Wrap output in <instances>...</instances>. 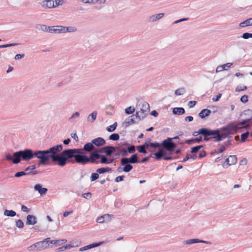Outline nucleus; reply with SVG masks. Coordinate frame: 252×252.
I'll use <instances>...</instances> for the list:
<instances>
[{
	"mask_svg": "<svg viewBox=\"0 0 252 252\" xmlns=\"http://www.w3.org/2000/svg\"><path fill=\"white\" fill-rule=\"evenodd\" d=\"M63 149V146L62 144L56 145L44 150L33 151L31 149H25L14 152L13 156L6 153L5 158L13 164H18L21 159L29 161L36 158L39 159L38 167L40 165L47 164L50 160L59 166L63 167L68 162V149L62 151Z\"/></svg>",
	"mask_w": 252,
	"mask_h": 252,
	"instance_id": "nucleus-1",
	"label": "nucleus"
},
{
	"mask_svg": "<svg viewBox=\"0 0 252 252\" xmlns=\"http://www.w3.org/2000/svg\"><path fill=\"white\" fill-rule=\"evenodd\" d=\"M116 151V146H105L101 149V152L105 155L95 151L92 152L89 156H88L84 153H81L80 150L78 149H68V162H74V161L71 160L73 158L76 162L83 165L88 163L109 164L116 160V158H114V156H112V155Z\"/></svg>",
	"mask_w": 252,
	"mask_h": 252,
	"instance_id": "nucleus-2",
	"label": "nucleus"
},
{
	"mask_svg": "<svg viewBox=\"0 0 252 252\" xmlns=\"http://www.w3.org/2000/svg\"><path fill=\"white\" fill-rule=\"evenodd\" d=\"M224 126L220 128L211 129L204 127L203 139L205 141H208L214 139L215 142H220L227 137L229 132L224 129Z\"/></svg>",
	"mask_w": 252,
	"mask_h": 252,
	"instance_id": "nucleus-3",
	"label": "nucleus"
},
{
	"mask_svg": "<svg viewBox=\"0 0 252 252\" xmlns=\"http://www.w3.org/2000/svg\"><path fill=\"white\" fill-rule=\"evenodd\" d=\"M247 115H251V117L246 118V119L237 124H231L225 126L224 129L228 131L229 134H230L232 131L237 132L241 128H249L251 126L249 123L252 120V110L250 109L246 110L243 111L241 116H243Z\"/></svg>",
	"mask_w": 252,
	"mask_h": 252,
	"instance_id": "nucleus-4",
	"label": "nucleus"
},
{
	"mask_svg": "<svg viewBox=\"0 0 252 252\" xmlns=\"http://www.w3.org/2000/svg\"><path fill=\"white\" fill-rule=\"evenodd\" d=\"M117 151L121 152L122 156H126L129 153L132 154L135 152V146L126 142H119L117 143Z\"/></svg>",
	"mask_w": 252,
	"mask_h": 252,
	"instance_id": "nucleus-5",
	"label": "nucleus"
},
{
	"mask_svg": "<svg viewBox=\"0 0 252 252\" xmlns=\"http://www.w3.org/2000/svg\"><path fill=\"white\" fill-rule=\"evenodd\" d=\"M161 146L163 148L169 152L170 153H173L176 148V144L172 141V139L168 137L166 139L163 140L160 143Z\"/></svg>",
	"mask_w": 252,
	"mask_h": 252,
	"instance_id": "nucleus-6",
	"label": "nucleus"
},
{
	"mask_svg": "<svg viewBox=\"0 0 252 252\" xmlns=\"http://www.w3.org/2000/svg\"><path fill=\"white\" fill-rule=\"evenodd\" d=\"M80 150V153H83L82 151H84L86 153L95 152L96 151V148L94 146V144L91 142H88L85 144L82 149H79Z\"/></svg>",
	"mask_w": 252,
	"mask_h": 252,
	"instance_id": "nucleus-7",
	"label": "nucleus"
},
{
	"mask_svg": "<svg viewBox=\"0 0 252 252\" xmlns=\"http://www.w3.org/2000/svg\"><path fill=\"white\" fill-rule=\"evenodd\" d=\"M50 238H47L42 241L37 242V249L38 251H40L45 249H47L49 246V240Z\"/></svg>",
	"mask_w": 252,
	"mask_h": 252,
	"instance_id": "nucleus-8",
	"label": "nucleus"
},
{
	"mask_svg": "<svg viewBox=\"0 0 252 252\" xmlns=\"http://www.w3.org/2000/svg\"><path fill=\"white\" fill-rule=\"evenodd\" d=\"M92 143L94 147H100L106 144V141L102 137H97L92 140Z\"/></svg>",
	"mask_w": 252,
	"mask_h": 252,
	"instance_id": "nucleus-9",
	"label": "nucleus"
},
{
	"mask_svg": "<svg viewBox=\"0 0 252 252\" xmlns=\"http://www.w3.org/2000/svg\"><path fill=\"white\" fill-rule=\"evenodd\" d=\"M122 158L130 164L137 163L140 162L138 160L137 154H133L130 158Z\"/></svg>",
	"mask_w": 252,
	"mask_h": 252,
	"instance_id": "nucleus-10",
	"label": "nucleus"
},
{
	"mask_svg": "<svg viewBox=\"0 0 252 252\" xmlns=\"http://www.w3.org/2000/svg\"><path fill=\"white\" fill-rule=\"evenodd\" d=\"M121 164L122 166H124V172H129L133 168V166L130 163L127 162L123 158L121 159Z\"/></svg>",
	"mask_w": 252,
	"mask_h": 252,
	"instance_id": "nucleus-11",
	"label": "nucleus"
},
{
	"mask_svg": "<svg viewBox=\"0 0 252 252\" xmlns=\"http://www.w3.org/2000/svg\"><path fill=\"white\" fill-rule=\"evenodd\" d=\"M34 189L36 191H37L40 195H45L48 191V189L46 188H42V185L40 184H36Z\"/></svg>",
	"mask_w": 252,
	"mask_h": 252,
	"instance_id": "nucleus-12",
	"label": "nucleus"
},
{
	"mask_svg": "<svg viewBox=\"0 0 252 252\" xmlns=\"http://www.w3.org/2000/svg\"><path fill=\"white\" fill-rule=\"evenodd\" d=\"M153 154L155 156V158L157 160H159L162 158H163L166 153L163 149L159 148L157 152L154 153Z\"/></svg>",
	"mask_w": 252,
	"mask_h": 252,
	"instance_id": "nucleus-13",
	"label": "nucleus"
},
{
	"mask_svg": "<svg viewBox=\"0 0 252 252\" xmlns=\"http://www.w3.org/2000/svg\"><path fill=\"white\" fill-rule=\"evenodd\" d=\"M37 223V218L35 216L32 215H28L27 216L26 224L27 225H34Z\"/></svg>",
	"mask_w": 252,
	"mask_h": 252,
	"instance_id": "nucleus-14",
	"label": "nucleus"
},
{
	"mask_svg": "<svg viewBox=\"0 0 252 252\" xmlns=\"http://www.w3.org/2000/svg\"><path fill=\"white\" fill-rule=\"evenodd\" d=\"M134 115H131L125 120V122H124V125L126 127L132 124H137L138 123V122H136L134 120Z\"/></svg>",
	"mask_w": 252,
	"mask_h": 252,
	"instance_id": "nucleus-15",
	"label": "nucleus"
},
{
	"mask_svg": "<svg viewBox=\"0 0 252 252\" xmlns=\"http://www.w3.org/2000/svg\"><path fill=\"white\" fill-rule=\"evenodd\" d=\"M211 113V111L208 109H202L198 114V116L201 119H204L205 117L209 116Z\"/></svg>",
	"mask_w": 252,
	"mask_h": 252,
	"instance_id": "nucleus-16",
	"label": "nucleus"
},
{
	"mask_svg": "<svg viewBox=\"0 0 252 252\" xmlns=\"http://www.w3.org/2000/svg\"><path fill=\"white\" fill-rule=\"evenodd\" d=\"M164 15L163 13H160L158 14L153 15L149 18V22H156L157 20L162 18Z\"/></svg>",
	"mask_w": 252,
	"mask_h": 252,
	"instance_id": "nucleus-17",
	"label": "nucleus"
},
{
	"mask_svg": "<svg viewBox=\"0 0 252 252\" xmlns=\"http://www.w3.org/2000/svg\"><path fill=\"white\" fill-rule=\"evenodd\" d=\"M172 113L174 115H182L185 113V110L183 107H175L173 109Z\"/></svg>",
	"mask_w": 252,
	"mask_h": 252,
	"instance_id": "nucleus-18",
	"label": "nucleus"
},
{
	"mask_svg": "<svg viewBox=\"0 0 252 252\" xmlns=\"http://www.w3.org/2000/svg\"><path fill=\"white\" fill-rule=\"evenodd\" d=\"M232 65V63H225V64H224L223 65H219V66H217V67L216 68V72H219L222 71L223 70H226L227 69L225 67H229Z\"/></svg>",
	"mask_w": 252,
	"mask_h": 252,
	"instance_id": "nucleus-19",
	"label": "nucleus"
},
{
	"mask_svg": "<svg viewBox=\"0 0 252 252\" xmlns=\"http://www.w3.org/2000/svg\"><path fill=\"white\" fill-rule=\"evenodd\" d=\"M202 141V137L199 136L194 138H191L189 139H187L185 140V143L188 144H191L192 143H200Z\"/></svg>",
	"mask_w": 252,
	"mask_h": 252,
	"instance_id": "nucleus-20",
	"label": "nucleus"
},
{
	"mask_svg": "<svg viewBox=\"0 0 252 252\" xmlns=\"http://www.w3.org/2000/svg\"><path fill=\"white\" fill-rule=\"evenodd\" d=\"M42 6L46 8H53L54 6V1L53 0H44L42 2Z\"/></svg>",
	"mask_w": 252,
	"mask_h": 252,
	"instance_id": "nucleus-21",
	"label": "nucleus"
},
{
	"mask_svg": "<svg viewBox=\"0 0 252 252\" xmlns=\"http://www.w3.org/2000/svg\"><path fill=\"white\" fill-rule=\"evenodd\" d=\"M150 105L147 102H143L140 111L149 113L150 111Z\"/></svg>",
	"mask_w": 252,
	"mask_h": 252,
	"instance_id": "nucleus-22",
	"label": "nucleus"
},
{
	"mask_svg": "<svg viewBox=\"0 0 252 252\" xmlns=\"http://www.w3.org/2000/svg\"><path fill=\"white\" fill-rule=\"evenodd\" d=\"M250 26H252V18L248 19L240 23L239 24V26L241 28H244Z\"/></svg>",
	"mask_w": 252,
	"mask_h": 252,
	"instance_id": "nucleus-23",
	"label": "nucleus"
},
{
	"mask_svg": "<svg viewBox=\"0 0 252 252\" xmlns=\"http://www.w3.org/2000/svg\"><path fill=\"white\" fill-rule=\"evenodd\" d=\"M97 112L94 111L87 117V121L89 122L93 123L96 119Z\"/></svg>",
	"mask_w": 252,
	"mask_h": 252,
	"instance_id": "nucleus-24",
	"label": "nucleus"
},
{
	"mask_svg": "<svg viewBox=\"0 0 252 252\" xmlns=\"http://www.w3.org/2000/svg\"><path fill=\"white\" fill-rule=\"evenodd\" d=\"M112 170V168L109 167H101L98 168L96 172H97L99 174H102L106 172H108Z\"/></svg>",
	"mask_w": 252,
	"mask_h": 252,
	"instance_id": "nucleus-25",
	"label": "nucleus"
},
{
	"mask_svg": "<svg viewBox=\"0 0 252 252\" xmlns=\"http://www.w3.org/2000/svg\"><path fill=\"white\" fill-rule=\"evenodd\" d=\"M3 215L5 216L13 217L16 215V213L12 210H9L6 209L4 211Z\"/></svg>",
	"mask_w": 252,
	"mask_h": 252,
	"instance_id": "nucleus-26",
	"label": "nucleus"
},
{
	"mask_svg": "<svg viewBox=\"0 0 252 252\" xmlns=\"http://www.w3.org/2000/svg\"><path fill=\"white\" fill-rule=\"evenodd\" d=\"M199 243V239L197 238H193V239H190L187 240H185L183 241V243L185 245H191L194 243Z\"/></svg>",
	"mask_w": 252,
	"mask_h": 252,
	"instance_id": "nucleus-27",
	"label": "nucleus"
},
{
	"mask_svg": "<svg viewBox=\"0 0 252 252\" xmlns=\"http://www.w3.org/2000/svg\"><path fill=\"white\" fill-rule=\"evenodd\" d=\"M49 26H47L45 25H41V24H37L36 25V28L39 30H41L43 32H48V27Z\"/></svg>",
	"mask_w": 252,
	"mask_h": 252,
	"instance_id": "nucleus-28",
	"label": "nucleus"
},
{
	"mask_svg": "<svg viewBox=\"0 0 252 252\" xmlns=\"http://www.w3.org/2000/svg\"><path fill=\"white\" fill-rule=\"evenodd\" d=\"M197 156L196 155H190L189 154H187L185 158L183 159L182 161L185 162L190 158H191L193 160H195Z\"/></svg>",
	"mask_w": 252,
	"mask_h": 252,
	"instance_id": "nucleus-29",
	"label": "nucleus"
},
{
	"mask_svg": "<svg viewBox=\"0 0 252 252\" xmlns=\"http://www.w3.org/2000/svg\"><path fill=\"white\" fill-rule=\"evenodd\" d=\"M186 93V89L185 88L182 87L179 88L175 90V94L176 95H181L184 94Z\"/></svg>",
	"mask_w": 252,
	"mask_h": 252,
	"instance_id": "nucleus-30",
	"label": "nucleus"
},
{
	"mask_svg": "<svg viewBox=\"0 0 252 252\" xmlns=\"http://www.w3.org/2000/svg\"><path fill=\"white\" fill-rule=\"evenodd\" d=\"M117 126V122H115L113 125L109 126L106 127V130L110 132L115 131Z\"/></svg>",
	"mask_w": 252,
	"mask_h": 252,
	"instance_id": "nucleus-31",
	"label": "nucleus"
},
{
	"mask_svg": "<svg viewBox=\"0 0 252 252\" xmlns=\"http://www.w3.org/2000/svg\"><path fill=\"white\" fill-rule=\"evenodd\" d=\"M119 138L120 136L119 134L115 133L111 134L109 137V139L112 141H117Z\"/></svg>",
	"mask_w": 252,
	"mask_h": 252,
	"instance_id": "nucleus-32",
	"label": "nucleus"
},
{
	"mask_svg": "<svg viewBox=\"0 0 252 252\" xmlns=\"http://www.w3.org/2000/svg\"><path fill=\"white\" fill-rule=\"evenodd\" d=\"M77 31V28L74 26L66 27V32H74Z\"/></svg>",
	"mask_w": 252,
	"mask_h": 252,
	"instance_id": "nucleus-33",
	"label": "nucleus"
},
{
	"mask_svg": "<svg viewBox=\"0 0 252 252\" xmlns=\"http://www.w3.org/2000/svg\"><path fill=\"white\" fill-rule=\"evenodd\" d=\"M203 147V146L201 145H198V146H196L195 147H192L191 148V151H190V152L192 154H194V153H196L198 152V151L202 148Z\"/></svg>",
	"mask_w": 252,
	"mask_h": 252,
	"instance_id": "nucleus-34",
	"label": "nucleus"
},
{
	"mask_svg": "<svg viewBox=\"0 0 252 252\" xmlns=\"http://www.w3.org/2000/svg\"><path fill=\"white\" fill-rule=\"evenodd\" d=\"M136 149L139 153H143L144 154L147 153V152L145 148H144V146H142V145L137 146Z\"/></svg>",
	"mask_w": 252,
	"mask_h": 252,
	"instance_id": "nucleus-35",
	"label": "nucleus"
},
{
	"mask_svg": "<svg viewBox=\"0 0 252 252\" xmlns=\"http://www.w3.org/2000/svg\"><path fill=\"white\" fill-rule=\"evenodd\" d=\"M250 133L249 131H246L243 133L241 135V142H244L246 141L247 138L249 137Z\"/></svg>",
	"mask_w": 252,
	"mask_h": 252,
	"instance_id": "nucleus-36",
	"label": "nucleus"
},
{
	"mask_svg": "<svg viewBox=\"0 0 252 252\" xmlns=\"http://www.w3.org/2000/svg\"><path fill=\"white\" fill-rule=\"evenodd\" d=\"M201 135L203 136V134H204V127L203 128H200L198 131H194L193 133H192V135L193 136H197L198 135Z\"/></svg>",
	"mask_w": 252,
	"mask_h": 252,
	"instance_id": "nucleus-37",
	"label": "nucleus"
},
{
	"mask_svg": "<svg viewBox=\"0 0 252 252\" xmlns=\"http://www.w3.org/2000/svg\"><path fill=\"white\" fill-rule=\"evenodd\" d=\"M48 32L58 33L57 26H49Z\"/></svg>",
	"mask_w": 252,
	"mask_h": 252,
	"instance_id": "nucleus-38",
	"label": "nucleus"
},
{
	"mask_svg": "<svg viewBox=\"0 0 252 252\" xmlns=\"http://www.w3.org/2000/svg\"><path fill=\"white\" fill-rule=\"evenodd\" d=\"M149 147L154 148V149L159 148V146H161L160 143H158L157 142H151V141H150V143L149 144Z\"/></svg>",
	"mask_w": 252,
	"mask_h": 252,
	"instance_id": "nucleus-39",
	"label": "nucleus"
},
{
	"mask_svg": "<svg viewBox=\"0 0 252 252\" xmlns=\"http://www.w3.org/2000/svg\"><path fill=\"white\" fill-rule=\"evenodd\" d=\"M135 111V108L132 106H129L125 109V113L127 114H131Z\"/></svg>",
	"mask_w": 252,
	"mask_h": 252,
	"instance_id": "nucleus-40",
	"label": "nucleus"
},
{
	"mask_svg": "<svg viewBox=\"0 0 252 252\" xmlns=\"http://www.w3.org/2000/svg\"><path fill=\"white\" fill-rule=\"evenodd\" d=\"M99 178V174L97 172L93 173L91 174L90 179L91 182H94L96 180Z\"/></svg>",
	"mask_w": 252,
	"mask_h": 252,
	"instance_id": "nucleus-41",
	"label": "nucleus"
},
{
	"mask_svg": "<svg viewBox=\"0 0 252 252\" xmlns=\"http://www.w3.org/2000/svg\"><path fill=\"white\" fill-rule=\"evenodd\" d=\"M66 27L63 26H57L58 33H66Z\"/></svg>",
	"mask_w": 252,
	"mask_h": 252,
	"instance_id": "nucleus-42",
	"label": "nucleus"
},
{
	"mask_svg": "<svg viewBox=\"0 0 252 252\" xmlns=\"http://www.w3.org/2000/svg\"><path fill=\"white\" fill-rule=\"evenodd\" d=\"M19 44V43H10V44L1 45H0V49L15 46L18 45Z\"/></svg>",
	"mask_w": 252,
	"mask_h": 252,
	"instance_id": "nucleus-43",
	"label": "nucleus"
},
{
	"mask_svg": "<svg viewBox=\"0 0 252 252\" xmlns=\"http://www.w3.org/2000/svg\"><path fill=\"white\" fill-rule=\"evenodd\" d=\"M16 226L19 228H22L24 227V222L21 220H18L15 221Z\"/></svg>",
	"mask_w": 252,
	"mask_h": 252,
	"instance_id": "nucleus-44",
	"label": "nucleus"
},
{
	"mask_svg": "<svg viewBox=\"0 0 252 252\" xmlns=\"http://www.w3.org/2000/svg\"><path fill=\"white\" fill-rule=\"evenodd\" d=\"M230 159V161L231 162V164H235L237 161V158L236 156L233 155L230 156L229 157Z\"/></svg>",
	"mask_w": 252,
	"mask_h": 252,
	"instance_id": "nucleus-45",
	"label": "nucleus"
},
{
	"mask_svg": "<svg viewBox=\"0 0 252 252\" xmlns=\"http://www.w3.org/2000/svg\"><path fill=\"white\" fill-rule=\"evenodd\" d=\"M226 150V147L225 146L222 145L220 147V149L219 150V151H217L216 150H215L214 151H212L211 152V154H213L214 153H217L218 154L220 153H221L223 152Z\"/></svg>",
	"mask_w": 252,
	"mask_h": 252,
	"instance_id": "nucleus-46",
	"label": "nucleus"
},
{
	"mask_svg": "<svg viewBox=\"0 0 252 252\" xmlns=\"http://www.w3.org/2000/svg\"><path fill=\"white\" fill-rule=\"evenodd\" d=\"M28 250L29 251H38L37 249V243H35V244L29 246L28 248Z\"/></svg>",
	"mask_w": 252,
	"mask_h": 252,
	"instance_id": "nucleus-47",
	"label": "nucleus"
},
{
	"mask_svg": "<svg viewBox=\"0 0 252 252\" xmlns=\"http://www.w3.org/2000/svg\"><path fill=\"white\" fill-rule=\"evenodd\" d=\"M28 175V173H27L25 170L24 171H20L16 173L14 175L15 177L19 178L24 175Z\"/></svg>",
	"mask_w": 252,
	"mask_h": 252,
	"instance_id": "nucleus-48",
	"label": "nucleus"
},
{
	"mask_svg": "<svg viewBox=\"0 0 252 252\" xmlns=\"http://www.w3.org/2000/svg\"><path fill=\"white\" fill-rule=\"evenodd\" d=\"M54 3V7H56L59 5H62L63 3V0H53Z\"/></svg>",
	"mask_w": 252,
	"mask_h": 252,
	"instance_id": "nucleus-49",
	"label": "nucleus"
},
{
	"mask_svg": "<svg viewBox=\"0 0 252 252\" xmlns=\"http://www.w3.org/2000/svg\"><path fill=\"white\" fill-rule=\"evenodd\" d=\"M241 37L245 39H249V38H252V33L249 32H245L242 34Z\"/></svg>",
	"mask_w": 252,
	"mask_h": 252,
	"instance_id": "nucleus-50",
	"label": "nucleus"
},
{
	"mask_svg": "<svg viewBox=\"0 0 252 252\" xmlns=\"http://www.w3.org/2000/svg\"><path fill=\"white\" fill-rule=\"evenodd\" d=\"M103 243V242H100L99 243H94L91 244L89 245L90 249L94 248L98 246H100L101 244Z\"/></svg>",
	"mask_w": 252,
	"mask_h": 252,
	"instance_id": "nucleus-51",
	"label": "nucleus"
},
{
	"mask_svg": "<svg viewBox=\"0 0 252 252\" xmlns=\"http://www.w3.org/2000/svg\"><path fill=\"white\" fill-rule=\"evenodd\" d=\"M247 87L246 86H244L243 87L238 86L236 88L235 92H240L241 91L246 90H247Z\"/></svg>",
	"mask_w": 252,
	"mask_h": 252,
	"instance_id": "nucleus-52",
	"label": "nucleus"
},
{
	"mask_svg": "<svg viewBox=\"0 0 252 252\" xmlns=\"http://www.w3.org/2000/svg\"><path fill=\"white\" fill-rule=\"evenodd\" d=\"M240 100L243 103H246L248 101V96L247 95H244L241 96Z\"/></svg>",
	"mask_w": 252,
	"mask_h": 252,
	"instance_id": "nucleus-53",
	"label": "nucleus"
},
{
	"mask_svg": "<svg viewBox=\"0 0 252 252\" xmlns=\"http://www.w3.org/2000/svg\"><path fill=\"white\" fill-rule=\"evenodd\" d=\"M148 114V113L140 111V115L141 120H142L145 118H146V116H147Z\"/></svg>",
	"mask_w": 252,
	"mask_h": 252,
	"instance_id": "nucleus-54",
	"label": "nucleus"
},
{
	"mask_svg": "<svg viewBox=\"0 0 252 252\" xmlns=\"http://www.w3.org/2000/svg\"><path fill=\"white\" fill-rule=\"evenodd\" d=\"M25 57L24 54H17L15 56V60H19L21 59L22 58H24Z\"/></svg>",
	"mask_w": 252,
	"mask_h": 252,
	"instance_id": "nucleus-55",
	"label": "nucleus"
},
{
	"mask_svg": "<svg viewBox=\"0 0 252 252\" xmlns=\"http://www.w3.org/2000/svg\"><path fill=\"white\" fill-rule=\"evenodd\" d=\"M92 194L90 192H87L83 193L82 196L87 199H90L91 197Z\"/></svg>",
	"mask_w": 252,
	"mask_h": 252,
	"instance_id": "nucleus-56",
	"label": "nucleus"
},
{
	"mask_svg": "<svg viewBox=\"0 0 252 252\" xmlns=\"http://www.w3.org/2000/svg\"><path fill=\"white\" fill-rule=\"evenodd\" d=\"M104 217V219L105 220V221H109L111 220L112 218V215H110L109 214H105L103 215Z\"/></svg>",
	"mask_w": 252,
	"mask_h": 252,
	"instance_id": "nucleus-57",
	"label": "nucleus"
},
{
	"mask_svg": "<svg viewBox=\"0 0 252 252\" xmlns=\"http://www.w3.org/2000/svg\"><path fill=\"white\" fill-rule=\"evenodd\" d=\"M21 210L23 212H26V213H29L30 212V209L24 205H22Z\"/></svg>",
	"mask_w": 252,
	"mask_h": 252,
	"instance_id": "nucleus-58",
	"label": "nucleus"
},
{
	"mask_svg": "<svg viewBox=\"0 0 252 252\" xmlns=\"http://www.w3.org/2000/svg\"><path fill=\"white\" fill-rule=\"evenodd\" d=\"M124 177L125 176L124 175L118 176L115 179V181L116 182L122 181H123Z\"/></svg>",
	"mask_w": 252,
	"mask_h": 252,
	"instance_id": "nucleus-59",
	"label": "nucleus"
},
{
	"mask_svg": "<svg viewBox=\"0 0 252 252\" xmlns=\"http://www.w3.org/2000/svg\"><path fill=\"white\" fill-rule=\"evenodd\" d=\"M206 156V153L204 150H203L202 151H200L199 155H198V158H201L204 157H205Z\"/></svg>",
	"mask_w": 252,
	"mask_h": 252,
	"instance_id": "nucleus-60",
	"label": "nucleus"
},
{
	"mask_svg": "<svg viewBox=\"0 0 252 252\" xmlns=\"http://www.w3.org/2000/svg\"><path fill=\"white\" fill-rule=\"evenodd\" d=\"M151 141V139L148 138L147 139V141L142 145L144 146L145 148H148L149 147V144L150 143V141Z\"/></svg>",
	"mask_w": 252,
	"mask_h": 252,
	"instance_id": "nucleus-61",
	"label": "nucleus"
},
{
	"mask_svg": "<svg viewBox=\"0 0 252 252\" xmlns=\"http://www.w3.org/2000/svg\"><path fill=\"white\" fill-rule=\"evenodd\" d=\"M96 221L98 223H103V222H105V220L104 219V217H103V216H102L99 217L98 218H97Z\"/></svg>",
	"mask_w": 252,
	"mask_h": 252,
	"instance_id": "nucleus-62",
	"label": "nucleus"
},
{
	"mask_svg": "<svg viewBox=\"0 0 252 252\" xmlns=\"http://www.w3.org/2000/svg\"><path fill=\"white\" fill-rule=\"evenodd\" d=\"M113 155H112V156H114V158H116V159H117L118 158V157L120 155H122V154H121V152H120V151H117Z\"/></svg>",
	"mask_w": 252,
	"mask_h": 252,
	"instance_id": "nucleus-63",
	"label": "nucleus"
},
{
	"mask_svg": "<svg viewBox=\"0 0 252 252\" xmlns=\"http://www.w3.org/2000/svg\"><path fill=\"white\" fill-rule=\"evenodd\" d=\"M196 104V101H190L189 102L188 106L189 108H192Z\"/></svg>",
	"mask_w": 252,
	"mask_h": 252,
	"instance_id": "nucleus-64",
	"label": "nucleus"
}]
</instances>
